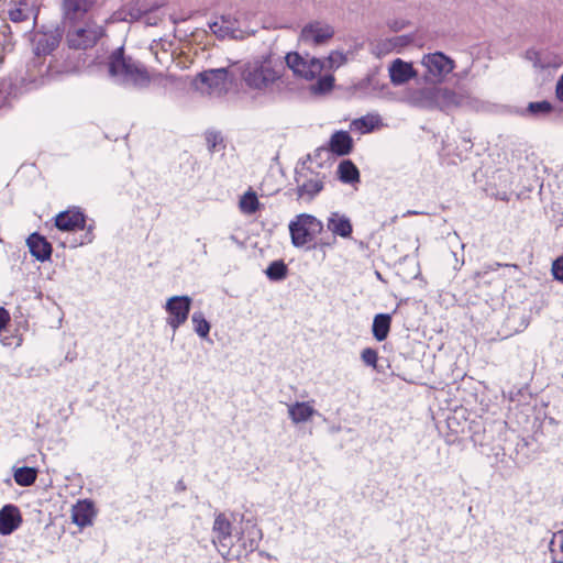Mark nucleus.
Segmentation results:
<instances>
[{"mask_svg": "<svg viewBox=\"0 0 563 563\" xmlns=\"http://www.w3.org/2000/svg\"><path fill=\"white\" fill-rule=\"evenodd\" d=\"M285 66L279 57L273 54L261 55L240 68V77L244 86L256 96H272L282 90Z\"/></svg>", "mask_w": 563, "mask_h": 563, "instance_id": "1", "label": "nucleus"}, {"mask_svg": "<svg viewBox=\"0 0 563 563\" xmlns=\"http://www.w3.org/2000/svg\"><path fill=\"white\" fill-rule=\"evenodd\" d=\"M108 75L110 79L124 88L145 89L151 84V75L146 66L130 55H125L124 47L115 48L108 56Z\"/></svg>", "mask_w": 563, "mask_h": 563, "instance_id": "2", "label": "nucleus"}, {"mask_svg": "<svg viewBox=\"0 0 563 563\" xmlns=\"http://www.w3.org/2000/svg\"><path fill=\"white\" fill-rule=\"evenodd\" d=\"M465 101L463 95L439 86L422 87L408 96V103L415 108L444 112L464 106Z\"/></svg>", "mask_w": 563, "mask_h": 563, "instance_id": "3", "label": "nucleus"}, {"mask_svg": "<svg viewBox=\"0 0 563 563\" xmlns=\"http://www.w3.org/2000/svg\"><path fill=\"white\" fill-rule=\"evenodd\" d=\"M235 539L230 550H224L227 560L246 559L258 548L263 532L255 522L246 520L236 532Z\"/></svg>", "mask_w": 563, "mask_h": 563, "instance_id": "4", "label": "nucleus"}, {"mask_svg": "<svg viewBox=\"0 0 563 563\" xmlns=\"http://www.w3.org/2000/svg\"><path fill=\"white\" fill-rule=\"evenodd\" d=\"M289 233L295 247H303L323 232V223L312 214L300 213L290 221Z\"/></svg>", "mask_w": 563, "mask_h": 563, "instance_id": "5", "label": "nucleus"}, {"mask_svg": "<svg viewBox=\"0 0 563 563\" xmlns=\"http://www.w3.org/2000/svg\"><path fill=\"white\" fill-rule=\"evenodd\" d=\"M104 35L106 30L102 25L95 21H87L84 25L70 26L66 40L70 48L87 49L93 47Z\"/></svg>", "mask_w": 563, "mask_h": 563, "instance_id": "6", "label": "nucleus"}, {"mask_svg": "<svg viewBox=\"0 0 563 563\" xmlns=\"http://www.w3.org/2000/svg\"><path fill=\"white\" fill-rule=\"evenodd\" d=\"M285 60L287 67L292 70L296 77L306 80L316 79L325 68L324 60L309 54L301 55L297 52H290L285 56Z\"/></svg>", "mask_w": 563, "mask_h": 563, "instance_id": "7", "label": "nucleus"}, {"mask_svg": "<svg viewBox=\"0 0 563 563\" xmlns=\"http://www.w3.org/2000/svg\"><path fill=\"white\" fill-rule=\"evenodd\" d=\"M421 64L426 68L424 79L433 82L442 81L454 68V60L442 52L424 55Z\"/></svg>", "mask_w": 563, "mask_h": 563, "instance_id": "8", "label": "nucleus"}, {"mask_svg": "<svg viewBox=\"0 0 563 563\" xmlns=\"http://www.w3.org/2000/svg\"><path fill=\"white\" fill-rule=\"evenodd\" d=\"M228 68H212L199 73L194 79V86L202 92L220 93L227 89Z\"/></svg>", "mask_w": 563, "mask_h": 563, "instance_id": "9", "label": "nucleus"}, {"mask_svg": "<svg viewBox=\"0 0 563 563\" xmlns=\"http://www.w3.org/2000/svg\"><path fill=\"white\" fill-rule=\"evenodd\" d=\"M190 308L191 298L188 296H174L167 300L165 305L168 313L167 324L174 332L187 321Z\"/></svg>", "mask_w": 563, "mask_h": 563, "instance_id": "10", "label": "nucleus"}, {"mask_svg": "<svg viewBox=\"0 0 563 563\" xmlns=\"http://www.w3.org/2000/svg\"><path fill=\"white\" fill-rule=\"evenodd\" d=\"M212 543L219 553L225 559L224 550H230L233 544L232 523L223 512H219L212 526Z\"/></svg>", "mask_w": 563, "mask_h": 563, "instance_id": "11", "label": "nucleus"}, {"mask_svg": "<svg viewBox=\"0 0 563 563\" xmlns=\"http://www.w3.org/2000/svg\"><path fill=\"white\" fill-rule=\"evenodd\" d=\"M55 227L65 232L86 229V216L80 208L73 207L55 217Z\"/></svg>", "mask_w": 563, "mask_h": 563, "instance_id": "12", "label": "nucleus"}, {"mask_svg": "<svg viewBox=\"0 0 563 563\" xmlns=\"http://www.w3.org/2000/svg\"><path fill=\"white\" fill-rule=\"evenodd\" d=\"M334 35V30L331 25L322 22H311L303 26L300 37L303 42H311L314 45L325 43Z\"/></svg>", "mask_w": 563, "mask_h": 563, "instance_id": "13", "label": "nucleus"}, {"mask_svg": "<svg viewBox=\"0 0 563 563\" xmlns=\"http://www.w3.org/2000/svg\"><path fill=\"white\" fill-rule=\"evenodd\" d=\"M295 180L297 183L296 194L298 199H302L306 201H311L314 197L323 189L324 183L323 178H310L302 179L303 175L300 173H296Z\"/></svg>", "mask_w": 563, "mask_h": 563, "instance_id": "14", "label": "nucleus"}, {"mask_svg": "<svg viewBox=\"0 0 563 563\" xmlns=\"http://www.w3.org/2000/svg\"><path fill=\"white\" fill-rule=\"evenodd\" d=\"M21 522V512L15 505L8 504L0 509V534H11L20 527Z\"/></svg>", "mask_w": 563, "mask_h": 563, "instance_id": "15", "label": "nucleus"}, {"mask_svg": "<svg viewBox=\"0 0 563 563\" xmlns=\"http://www.w3.org/2000/svg\"><path fill=\"white\" fill-rule=\"evenodd\" d=\"M30 253L40 262H45L51 258L53 246L52 244L40 233H32L27 240Z\"/></svg>", "mask_w": 563, "mask_h": 563, "instance_id": "16", "label": "nucleus"}, {"mask_svg": "<svg viewBox=\"0 0 563 563\" xmlns=\"http://www.w3.org/2000/svg\"><path fill=\"white\" fill-rule=\"evenodd\" d=\"M93 4V0H64L65 19L75 24L82 19Z\"/></svg>", "mask_w": 563, "mask_h": 563, "instance_id": "17", "label": "nucleus"}, {"mask_svg": "<svg viewBox=\"0 0 563 563\" xmlns=\"http://www.w3.org/2000/svg\"><path fill=\"white\" fill-rule=\"evenodd\" d=\"M417 73L410 63H406L400 58L393 62L389 67L390 81L394 85H402L416 77Z\"/></svg>", "mask_w": 563, "mask_h": 563, "instance_id": "18", "label": "nucleus"}, {"mask_svg": "<svg viewBox=\"0 0 563 563\" xmlns=\"http://www.w3.org/2000/svg\"><path fill=\"white\" fill-rule=\"evenodd\" d=\"M327 228L334 235H338L343 239L351 238L353 232V227L351 220L339 212H331L327 220Z\"/></svg>", "mask_w": 563, "mask_h": 563, "instance_id": "19", "label": "nucleus"}, {"mask_svg": "<svg viewBox=\"0 0 563 563\" xmlns=\"http://www.w3.org/2000/svg\"><path fill=\"white\" fill-rule=\"evenodd\" d=\"M328 150L338 156H345L353 150V139L346 131H336L330 137Z\"/></svg>", "mask_w": 563, "mask_h": 563, "instance_id": "20", "label": "nucleus"}, {"mask_svg": "<svg viewBox=\"0 0 563 563\" xmlns=\"http://www.w3.org/2000/svg\"><path fill=\"white\" fill-rule=\"evenodd\" d=\"M95 508L92 501L79 500L71 509L73 522L84 528L92 523Z\"/></svg>", "mask_w": 563, "mask_h": 563, "instance_id": "21", "label": "nucleus"}, {"mask_svg": "<svg viewBox=\"0 0 563 563\" xmlns=\"http://www.w3.org/2000/svg\"><path fill=\"white\" fill-rule=\"evenodd\" d=\"M316 413V409L306 401H296L288 406L289 418L296 424L307 422Z\"/></svg>", "mask_w": 563, "mask_h": 563, "instance_id": "22", "label": "nucleus"}, {"mask_svg": "<svg viewBox=\"0 0 563 563\" xmlns=\"http://www.w3.org/2000/svg\"><path fill=\"white\" fill-rule=\"evenodd\" d=\"M391 324V317L388 313H378L374 317L372 332L373 336L382 342L384 341L389 333Z\"/></svg>", "mask_w": 563, "mask_h": 563, "instance_id": "23", "label": "nucleus"}, {"mask_svg": "<svg viewBox=\"0 0 563 563\" xmlns=\"http://www.w3.org/2000/svg\"><path fill=\"white\" fill-rule=\"evenodd\" d=\"M338 176L344 184H354L360 181V170L351 159H344L339 164Z\"/></svg>", "mask_w": 563, "mask_h": 563, "instance_id": "24", "label": "nucleus"}, {"mask_svg": "<svg viewBox=\"0 0 563 563\" xmlns=\"http://www.w3.org/2000/svg\"><path fill=\"white\" fill-rule=\"evenodd\" d=\"M380 124L378 114H367L352 121L351 126L361 133H369Z\"/></svg>", "mask_w": 563, "mask_h": 563, "instance_id": "25", "label": "nucleus"}, {"mask_svg": "<svg viewBox=\"0 0 563 563\" xmlns=\"http://www.w3.org/2000/svg\"><path fill=\"white\" fill-rule=\"evenodd\" d=\"M240 211L243 214H254L261 208L257 195L253 190L246 191L239 201Z\"/></svg>", "mask_w": 563, "mask_h": 563, "instance_id": "26", "label": "nucleus"}, {"mask_svg": "<svg viewBox=\"0 0 563 563\" xmlns=\"http://www.w3.org/2000/svg\"><path fill=\"white\" fill-rule=\"evenodd\" d=\"M14 481L20 486H31L37 478V470L34 467L22 466L15 470Z\"/></svg>", "mask_w": 563, "mask_h": 563, "instance_id": "27", "label": "nucleus"}, {"mask_svg": "<svg viewBox=\"0 0 563 563\" xmlns=\"http://www.w3.org/2000/svg\"><path fill=\"white\" fill-rule=\"evenodd\" d=\"M266 276L272 282H280L287 277L288 268L284 261L272 262L265 271Z\"/></svg>", "mask_w": 563, "mask_h": 563, "instance_id": "28", "label": "nucleus"}, {"mask_svg": "<svg viewBox=\"0 0 563 563\" xmlns=\"http://www.w3.org/2000/svg\"><path fill=\"white\" fill-rule=\"evenodd\" d=\"M57 46V41L54 37H48L46 34L41 35L34 45V54L36 56L51 54Z\"/></svg>", "mask_w": 563, "mask_h": 563, "instance_id": "29", "label": "nucleus"}, {"mask_svg": "<svg viewBox=\"0 0 563 563\" xmlns=\"http://www.w3.org/2000/svg\"><path fill=\"white\" fill-rule=\"evenodd\" d=\"M195 332L202 339H206L210 332V323L201 311H196L191 316Z\"/></svg>", "mask_w": 563, "mask_h": 563, "instance_id": "30", "label": "nucleus"}, {"mask_svg": "<svg viewBox=\"0 0 563 563\" xmlns=\"http://www.w3.org/2000/svg\"><path fill=\"white\" fill-rule=\"evenodd\" d=\"M553 110V106L551 102L543 100V101H536L530 102L525 110V113L532 115V117H539V115H545L550 113Z\"/></svg>", "mask_w": 563, "mask_h": 563, "instance_id": "31", "label": "nucleus"}, {"mask_svg": "<svg viewBox=\"0 0 563 563\" xmlns=\"http://www.w3.org/2000/svg\"><path fill=\"white\" fill-rule=\"evenodd\" d=\"M334 86V77L332 75L320 76L316 84L312 85L311 91L313 93L323 95L332 90Z\"/></svg>", "mask_w": 563, "mask_h": 563, "instance_id": "32", "label": "nucleus"}, {"mask_svg": "<svg viewBox=\"0 0 563 563\" xmlns=\"http://www.w3.org/2000/svg\"><path fill=\"white\" fill-rule=\"evenodd\" d=\"M503 266L518 268V266L516 264H505V265H503L500 263L487 264V265L483 266L481 271L475 273L474 279L477 282L483 280L484 283H488L489 280L486 279V276L489 275L490 273L497 272Z\"/></svg>", "mask_w": 563, "mask_h": 563, "instance_id": "33", "label": "nucleus"}, {"mask_svg": "<svg viewBox=\"0 0 563 563\" xmlns=\"http://www.w3.org/2000/svg\"><path fill=\"white\" fill-rule=\"evenodd\" d=\"M328 67L336 69L346 63V55L340 51H333L329 54L327 60Z\"/></svg>", "mask_w": 563, "mask_h": 563, "instance_id": "34", "label": "nucleus"}, {"mask_svg": "<svg viewBox=\"0 0 563 563\" xmlns=\"http://www.w3.org/2000/svg\"><path fill=\"white\" fill-rule=\"evenodd\" d=\"M134 3L135 5H137V8L143 13L144 16L159 9L163 5V3L161 2H148L147 0H136Z\"/></svg>", "mask_w": 563, "mask_h": 563, "instance_id": "35", "label": "nucleus"}, {"mask_svg": "<svg viewBox=\"0 0 563 563\" xmlns=\"http://www.w3.org/2000/svg\"><path fill=\"white\" fill-rule=\"evenodd\" d=\"M206 141L208 145V150L212 153L216 151L217 145L223 142L222 135L217 131H208L206 133Z\"/></svg>", "mask_w": 563, "mask_h": 563, "instance_id": "36", "label": "nucleus"}, {"mask_svg": "<svg viewBox=\"0 0 563 563\" xmlns=\"http://www.w3.org/2000/svg\"><path fill=\"white\" fill-rule=\"evenodd\" d=\"M361 358L366 365L376 367L378 358L377 351L371 347H366L362 351Z\"/></svg>", "mask_w": 563, "mask_h": 563, "instance_id": "37", "label": "nucleus"}, {"mask_svg": "<svg viewBox=\"0 0 563 563\" xmlns=\"http://www.w3.org/2000/svg\"><path fill=\"white\" fill-rule=\"evenodd\" d=\"M144 15L143 13L140 11V9L137 8V5H135V3H132L128 9L126 11L124 12V16H123V20L124 21H139L141 19H143Z\"/></svg>", "mask_w": 563, "mask_h": 563, "instance_id": "38", "label": "nucleus"}, {"mask_svg": "<svg viewBox=\"0 0 563 563\" xmlns=\"http://www.w3.org/2000/svg\"><path fill=\"white\" fill-rule=\"evenodd\" d=\"M9 18L12 22H22L29 19V13L22 8H14L9 11Z\"/></svg>", "mask_w": 563, "mask_h": 563, "instance_id": "39", "label": "nucleus"}, {"mask_svg": "<svg viewBox=\"0 0 563 563\" xmlns=\"http://www.w3.org/2000/svg\"><path fill=\"white\" fill-rule=\"evenodd\" d=\"M411 42V37L408 35L394 36L387 43L388 48L404 47Z\"/></svg>", "mask_w": 563, "mask_h": 563, "instance_id": "40", "label": "nucleus"}, {"mask_svg": "<svg viewBox=\"0 0 563 563\" xmlns=\"http://www.w3.org/2000/svg\"><path fill=\"white\" fill-rule=\"evenodd\" d=\"M526 56L529 60L533 62L536 67L544 68L548 66V64L541 59V53L538 51L528 49Z\"/></svg>", "mask_w": 563, "mask_h": 563, "instance_id": "41", "label": "nucleus"}, {"mask_svg": "<svg viewBox=\"0 0 563 563\" xmlns=\"http://www.w3.org/2000/svg\"><path fill=\"white\" fill-rule=\"evenodd\" d=\"M554 279L563 283V256L556 258L552 264Z\"/></svg>", "mask_w": 563, "mask_h": 563, "instance_id": "42", "label": "nucleus"}, {"mask_svg": "<svg viewBox=\"0 0 563 563\" xmlns=\"http://www.w3.org/2000/svg\"><path fill=\"white\" fill-rule=\"evenodd\" d=\"M9 321V312L4 308L0 307V332L7 327Z\"/></svg>", "mask_w": 563, "mask_h": 563, "instance_id": "43", "label": "nucleus"}, {"mask_svg": "<svg viewBox=\"0 0 563 563\" xmlns=\"http://www.w3.org/2000/svg\"><path fill=\"white\" fill-rule=\"evenodd\" d=\"M556 98L563 102V75L559 78L555 88Z\"/></svg>", "mask_w": 563, "mask_h": 563, "instance_id": "44", "label": "nucleus"}, {"mask_svg": "<svg viewBox=\"0 0 563 563\" xmlns=\"http://www.w3.org/2000/svg\"><path fill=\"white\" fill-rule=\"evenodd\" d=\"M92 230H93V225H91V224H90V225L87 228V231H86V233H85V238H84V240L81 241V243H80V244L91 243V242H92V240H93V238H95V236H93V233H92Z\"/></svg>", "mask_w": 563, "mask_h": 563, "instance_id": "45", "label": "nucleus"}, {"mask_svg": "<svg viewBox=\"0 0 563 563\" xmlns=\"http://www.w3.org/2000/svg\"><path fill=\"white\" fill-rule=\"evenodd\" d=\"M143 19H145V23H146V25H151V26H153V25H156V24H157V19H156V18H153V16L151 15V13H150V14H147V15H145Z\"/></svg>", "mask_w": 563, "mask_h": 563, "instance_id": "46", "label": "nucleus"}, {"mask_svg": "<svg viewBox=\"0 0 563 563\" xmlns=\"http://www.w3.org/2000/svg\"><path fill=\"white\" fill-rule=\"evenodd\" d=\"M229 239H230L233 243H235L236 245H239V246H241V247H243V246H244L243 242H241L236 235L231 234Z\"/></svg>", "mask_w": 563, "mask_h": 563, "instance_id": "47", "label": "nucleus"}, {"mask_svg": "<svg viewBox=\"0 0 563 563\" xmlns=\"http://www.w3.org/2000/svg\"><path fill=\"white\" fill-rule=\"evenodd\" d=\"M322 152H329L328 147H327V148H325V147H319V148H317V150H316V152H314V156H316V157H320V155H321V153H322Z\"/></svg>", "mask_w": 563, "mask_h": 563, "instance_id": "48", "label": "nucleus"}, {"mask_svg": "<svg viewBox=\"0 0 563 563\" xmlns=\"http://www.w3.org/2000/svg\"><path fill=\"white\" fill-rule=\"evenodd\" d=\"M405 26L404 23H398V22H395L393 25H391V29H394L395 31H398L400 29H402Z\"/></svg>", "mask_w": 563, "mask_h": 563, "instance_id": "49", "label": "nucleus"}, {"mask_svg": "<svg viewBox=\"0 0 563 563\" xmlns=\"http://www.w3.org/2000/svg\"><path fill=\"white\" fill-rule=\"evenodd\" d=\"M176 489L177 490H185L186 489L185 483L183 481H178V483L176 485Z\"/></svg>", "mask_w": 563, "mask_h": 563, "instance_id": "50", "label": "nucleus"}, {"mask_svg": "<svg viewBox=\"0 0 563 563\" xmlns=\"http://www.w3.org/2000/svg\"><path fill=\"white\" fill-rule=\"evenodd\" d=\"M416 214H422V212H419V211H415V210H408L404 217H407V216H416Z\"/></svg>", "mask_w": 563, "mask_h": 563, "instance_id": "51", "label": "nucleus"}, {"mask_svg": "<svg viewBox=\"0 0 563 563\" xmlns=\"http://www.w3.org/2000/svg\"><path fill=\"white\" fill-rule=\"evenodd\" d=\"M468 73H470V68L464 69L461 74V78H465L468 75Z\"/></svg>", "mask_w": 563, "mask_h": 563, "instance_id": "52", "label": "nucleus"}, {"mask_svg": "<svg viewBox=\"0 0 563 563\" xmlns=\"http://www.w3.org/2000/svg\"><path fill=\"white\" fill-rule=\"evenodd\" d=\"M260 555L261 556H265V558H271V555L267 552H264V551H261Z\"/></svg>", "mask_w": 563, "mask_h": 563, "instance_id": "53", "label": "nucleus"}, {"mask_svg": "<svg viewBox=\"0 0 563 563\" xmlns=\"http://www.w3.org/2000/svg\"><path fill=\"white\" fill-rule=\"evenodd\" d=\"M320 244H321V245L330 246V243H325V242H322V241H320Z\"/></svg>", "mask_w": 563, "mask_h": 563, "instance_id": "54", "label": "nucleus"}, {"mask_svg": "<svg viewBox=\"0 0 563 563\" xmlns=\"http://www.w3.org/2000/svg\"><path fill=\"white\" fill-rule=\"evenodd\" d=\"M560 549L563 552V537H562V541H561V544H560Z\"/></svg>", "mask_w": 563, "mask_h": 563, "instance_id": "55", "label": "nucleus"}, {"mask_svg": "<svg viewBox=\"0 0 563 563\" xmlns=\"http://www.w3.org/2000/svg\"><path fill=\"white\" fill-rule=\"evenodd\" d=\"M203 253L206 254L207 253V245L203 244Z\"/></svg>", "mask_w": 563, "mask_h": 563, "instance_id": "56", "label": "nucleus"}]
</instances>
